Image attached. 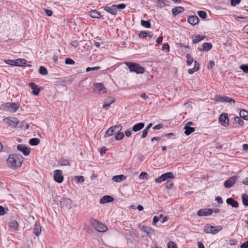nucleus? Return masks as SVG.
Returning a JSON list of instances; mask_svg holds the SVG:
<instances>
[{
  "instance_id": "obj_21",
  "label": "nucleus",
  "mask_w": 248,
  "mask_h": 248,
  "mask_svg": "<svg viewBox=\"0 0 248 248\" xmlns=\"http://www.w3.org/2000/svg\"><path fill=\"white\" fill-rule=\"evenodd\" d=\"M114 6V4H112L111 6H105L104 7V9L111 15L115 16L117 14V12L115 7H113Z\"/></svg>"
},
{
  "instance_id": "obj_41",
  "label": "nucleus",
  "mask_w": 248,
  "mask_h": 248,
  "mask_svg": "<svg viewBox=\"0 0 248 248\" xmlns=\"http://www.w3.org/2000/svg\"><path fill=\"white\" fill-rule=\"evenodd\" d=\"M197 14L202 19H205L207 17V14L204 11H198Z\"/></svg>"
},
{
  "instance_id": "obj_37",
  "label": "nucleus",
  "mask_w": 248,
  "mask_h": 248,
  "mask_svg": "<svg viewBox=\"0 0 248 248\" xmlns=\"http://www.w3.org/2000/svg\"><path fill=\"white\" fill-rule=\"evenodd\" d=\"M239 114H240V116L241 118H242L245 120H248V111L244 110H242L240 111Z\"/></svg>"
},
{
  "instance_id": "obj_30",
  "label": "nucleus",
  "mask_w": 248,
  "mask_h": 248,
  "mask_svg": "<svg viewBox=\"0 0 248 248\" xmlns=\"http://www.w3.org/2000/svg\"><path fill=\"white\" fill-rule=\"evenodd\" d=\"M184 129H185L184 133L186 136L189 135L195 131V128L190 127L188 125H186Z\"/></svg>"
},
{
  "instance_id": "obj_36",
  "label": "nucleus",
  "mask_w": 248,
  "mask_h": 248,
  "mask_svg": "<svg viewBox=\"0 0 248 248\" xmlns=\"http://www.w3.org/2000/svg\"><path fill=\"white\" fill-rule=\"evenodd\" d=\"M141 230L146 232L147 234H149V233H151L153 232V229L148 226H143L141 228Z\"/></svg>"
},
{
  "instance_id": "obj_2",
  "label": "nucleus",
  "mask_w": 248,
  "mask_h": 248,
  "mask_svg": "<svg viewBox=\"0 0 248 248\" xmlns=\"http://www.w3.org/2000/svg\"><path fill=\"white\" fill-rule=\"evenodd\" d=\"M124 63L130 72L136 73L137 74H143L145 72L144 68L139 63L130 62H125Z\"/></svg>"
},
{
  "instance_id": "obj_63",
  "label": "nucleus",
  "mask_w": 248,
  "mask_h": 248,
  "mask_svg": "<svg viewBox=\"0 0 248 248\" xmlns=\"http://www.w3.org/2000/svg\"><path fill=\"white\" fill-rule=\"evenodd\" d=\"M131 133H132V130L130 128L127 129L125 132V135L127 137H129L131 136Z\"/></svg>"
},
{
  "instance_id": "obj_40",
  "label": "nucleus",
  "mask_w": 248,
  "mask_h": 248,
  "mask_svg": "<svg viewBox=\"0 0 248 248\" xmlns=\"http://www.w3.org/2000/svg\"><path fill=\"white\" fill-rule=\"evenodd\" d=\"M74 180L77 183H82L84 181L85 179L82 176H76L74 177Z\"/></svg>"
},
{
  "instance_id": "obj_53",
  "label": "nucleus",
  "mask_w": 248,
  "mask_h": 248,
  "mask_svg": "<svg viewBox=\"0 0 248 248\" xmlns=\"http://www.w3.org/2000/svg\"><path fill=\"white\" fill-rule=\"evenodd\" d=\"M162 49L163 51L169 52L170 51V46L167 43L164 44L162 46Z\"/></svg>"
},
{
  "instance_id": "obj_8",
  "label": "nucleus",
  "mask_w": 248,
  "mask_h": 248,
  "mask_svg": "<svg viewBox=\"0 0 248 248\" xmlns=\"http://www.w3.org/2000/svg\"><path fill=\"white\" fill-rule=\"evenodd\" d=\"M3 121L8 124L11 127L15 128L19 124V121L17 118L9 117L3 119Z\"/></svg>"
},
{
  "instance_id": "obj_62",
  "label": "nucleus",
  "mask_w": 248,
  "mask_h": 248,
  "mask_svg": "<svg viewBox=\"0 0 248 248\" xmlns=\"http://www.w3.org/2000/svg\"><path fill=\"white\" fill-rule=\"evenodd\" d=\"M148 131L147 130V129H144L142 131L141 138L143 139L146 138L148 134Z\"/></svg>"
},
{
  "instance_id": "obj_58",
  "label": "nucleus",
  "mask_w": 248,
  "mask_h": 248,
  "mask_svg": "<svg viewBox=\"0 0 248 248\" xmlns=\"http://www.w3.org/2000/svg\"><path fill=\"white\" fill-rule=\"evenodd\" d=\"M70 44H71V46H74L75 47H78L79 46V43L77 40L72 41L70 43Z\"/></svg>"
},
{
  "instance_id": "obj_54",
  "label": "nucleus",
  "mask_w": 248,
  "mask_h": 248,
  "mask_svg": "<svg viewBox=\"0 0 248 248\" xmlns=\"http://www.w3.org/2000/svg\"><path fill=\"white\" fill-rule=\"evenodd\" d=\"M168 248H176V245L172 241H170L168 244Z\"/></svg>"
},
{
  "instance_id": "obj_57",
  "label": "nucleus",
  "mask_w": 248,
  "mask_h": 248,
  "mask_svg": "<svg viewBox=\"0 0 248 248\" xmlns=\"http://www.w3.org/2000/svg\"><path fill=\"white\" fill-rule=\"evenodd\" d=\"M194 69H195L197 71H198L200 69V64L199 63L196 61H195L194 62Z\"/></svg>"
},
{
  "instance_id": "obj_43",
  "label": "nucleus",
  "mask_w": 248,
  "mask_h": 248,
  "mask_svg": "<svg viewBox=\"0 0 248 248\" xmlns=\"http://www.w3.org/2000/svg\"><path fill=\"white\" fill-rule=\"evenodd\" d=\"M234 120L235 123L238 124L239 125L242 126L244 124V121L239 117H235Z\"/></svg>"
},
{
  "instance_id": "obj_35",
  "label": "nucleus",
  "mask_w": 248,
  "mask_h": 248,
  "mask_svg": "<svg viewBox=\"0 0 248 248\" xmlns=\"http://www.w3.org/2000/svg\"><path fill=\"white\" fill-rule=\"evenodd\" d=\"M186 65L188 66L190 65L192 62H194V60L193 57L189 54H187L186 55Z\"/></svg>"
},
{
  "instance_id": "obj_20",
  "label": "nucleus",
  "mask_w": 248,
  "mask_h": 248,
  "mask_svg": "<svg viewBox=\"0 0 248 248\" xmlns=\"http://www.w3.org/2000/svg\"><path fill=\"white\" fill-rule=\"evenodd\" d=\"M205 35H201L199 34L193 35L192 36V43L197 44L205 38Z\"/></svg>"
},
{
  "instance_id": "obj_27",
  "label": "nucleus",
  "mask_w": 248,
  "mask_h": 248,
  "mask_svg": "<svg viewBox=\"0 0 248 248\" xmlns=\"http://www.w3.org/2000/svg\"><path fill=\"white\" fill-rule=\"evenodd\" d=\"M145 124L143 123H139L134 124L132 127V130L134 132H138L141 130L144 127Z\"/></svg>"
},
{
  "instance_id": "obj_45",
  "label": "nucleus",
  "mask_w": 248,
  "mask_h": 248,
  "mask_svg": "<svg viewBox=\"0 0 248 248\" xmlns=\"http://www.w3.org/2000/svg\"><path fill=\"white\" fill-rule=\"evenodd\" d=\"M115 7L116 10L117 11V9H124L125 8L126 5L124 3H121L119 4H114V6H113Z\"/></svg>"
},
{
  "instance_id": "obj_6",
  "label": "nucleus",
  "mask_w": 248,
  "mask_h": 248,
  "mask_svg": "<svg viewBox=\"0 0 248 248\" xmlns=\"http://www.w3.org/2000/svg\"><path fill=\"white\" fill-rule=\"evenodd\" d=\"M122 126L120 124L115 125L111 126L106 132L105 134V137H108L112 135L116 134L117 132H120L122 130Z\"/></svg>"
},
{
  "instance_id": "obj_52",
  "label": "nucleus",
  "mask_w": 248,
  "mask_h": 248,
  "mask_svg": "<svg viewBox=\"0 0 248 248\" xmlns=\"http://www.w3.org/2000/svg\"><path fill=\"white\" fill-rule=\"evenodd\" d=\"M148 35V33L144 31H141L139 33V37L140 38H143L147 37Z\"/></svg>"
},
{
  "instance_id": "obj_51",
  "label": "nucleus",
  "mask_w": 248,
  "mask_h": 248,
  "mask_svg": "<svg viewBox=\"0 0 248 248\" xmlns=\"http://www.w3.org/2000/svg\"><path fill=\"white\" fill-rule=\"evenodd\" d=\"M100 69V67L99 66H95V67H88L86 68V71L87 72H89L91 71L98 70H99Z\"/></svg>"
},
{
  "instance_id": "obj_29",
  "label": "nucleus",
  "mask_w": 248,
  "mask_h": 248,
  "mask_svg": "<svg viewBox=\"0 0 248 248\" xmlns=\"http://www.w3.org/2000/svg\"><path fill=\"white\" fill-rule=\"evenodd\" d=\"M126 179V176L123 174L115 175L112 177V180L114 182H120Z\"/></svg>"
},
{
  "instance_id": "obj_24",
  "label": "nucleus",
  "mask_w": 248,
  "mask_h": 248,
  "mask_svg": "<svg viewBox=\"0 0 248 248\" xmlns=\"http://www.w3.org/2000/svg\"><path fill=\"white\" fill-rule=\"evenodd\" d=\"M184 10L185 9L183 7H175L171 10L172 15L173 16H175L178 14L182 13Z\"/></svg>"
},
{
  "instance_id": "obj_22",
  "label": "nucleus",
  "mask_w": 248,
  "mask_h": 248,
  "mask_svg": "<svg viewBox=\"0 0 248 248\" xmlns=\"http://www.w3.org/2000/svg\"><path fill=\"white\" fill-rule=\"evenodd\" d=\"M114 198L108 195H105L102 197L100 200V203L101 204H104L108 203L113 201Z\"/></svg>"
},
{
  "instance_id": "obj_56",
  "label": "nucleus",
  "mask_w": 248,
  "mask_h": 248,
  "mask_svg": "<svg viewBox=\"0 0 248 248\" xmlns=\"http://www.w3.org/2000/svg\"><path fill=\"white\" fill-rule=\"evenodd\" d=\"M240 1L241 0H231V3L232 6H235L237 4H238Z\"/></svg>"
},
{
  "instance_id": "obj_12",
  "label": "nucleus",
  "mask_w": 248,
  "mask_h": 248,
  "mask_svg": "<svg viewBox=\"0 0 248 248\" xmlns=\"http://www.w3.org/2000/svg\"><path fill=\"white\" fill-rule=\"evenodd\" d=\"M219 121L222 125L224 126H228L229 124V119L228 114L225 113L221 114L219 117Z\"/></svg>"
},
{
  "instance_id": "obj_48",
  "label": "nucleus",
  "mask_w": 248,
  "mask_h": 248,
  "mask_svg": "<svg viewBox=\"0 0 248 248\" xmlns=\"http://www.w3.org/2000/svg\"><path fill=\"white\" fill-rule=\"evenodd\" d=\"M149 175L148 173L145 172H142L140 175V178L143 179H148Z\"/></svg>"
},
{
  "instance_id": "obj_4",
  "label": "nucleus",
  "mask_w": 248,
  "mask_h": 248,
  "mask_svg": "<svg viewBox=\"0 0 248 248\" xmlns=\"http://www.w3.org/2000/svg\"><path fill=\"white\" fill-rule=\"evenodd\" d=\"M222 229L221 226H213L210 224H207L203 229V231L207 233L217 234Z\"/></svg>"
},
{
  "instance_id": "obj_33",
  "label": "nucleus",
  "mask_w": 248,
  "mask_h": 248,
  "mask_svg": "<svg viewBox=\"0 0 248 248\" xmlns=\"http://www.w3.org/2000/svg\"><path fill=\"white\" fill-rule=\"evenodd\" d=\"M40 142V140L38 138H32L30 140L29 143L32 146H36Z\"/></svg>"
},
{
  "instance_id": "obj_32",
  "label": "nucleus",
  "mask_w": 248,
  "mask_h": 248,
  "mask_svg": "<svg viewBox=\"0 0 248 248\" xmlns=\"http://www.w3.org/2000/svg\"><path fill=\"white\" fill-rule=\"evenodd\" d=\"M157 6L160 8L166 7L167 5L166 2H169L167 0H157Z\"/></svg>"
},
{
  "instance_id": "obj_34",
  "label": "nucleus",
  "mask_w": 248,
  "mask_h": 248,
  "mask_svg": "<svg viewBox=\"0 0 248 248\" xmlns=\"http://www.w3.org/2000/svg\"><path fill=\"white\" fill-rule=\"evenodd\" d=\"M242 203L244 205L248 206V196L246 194L242 195Z\"/></svg>"
},
{
  "instance_id": "obj_26",
  "label": "nucleus",
  "mask_w": 248,
  "mask_h": 248,
  "mask_svg": "<svg viewBox=\"0 0 248 248\" xmlns=\"http://www.w3.org/2000/svg\"><path fill=\"white\" fill-rule=\"evenodd\" d=\"M26 60L24 59H17L15 60V66H30V65H26Z\"/></svg>"
},
{
  "instance_id": "obj_5",
  "label": "nucleus",
  "mask_w": 248,
  "mask_h": 248,
  "mask_svg": "<svg viewBox=\"0 0 248 248\" xmlns=\"http://www.w3.org/2000/svg\"><path fill=\"white\" fill-rule=\"evenodd\" d=\"M91 224L95 230L99 232H105L108 230L106 225L97 220L93 219L91 221Z\"/></svg>"
},
{
  "instance_id": "obj_49",
  "label": "nucleus",
  "mask_w": 248,
  "mask_h": 248,
  "mask_svg": "<svg viewBox=\"0 0 248 248\" xmlns=\"http://www.w3.org/2000/svg\"><path fill=\"white\" fill-rule=\"evenodd\" d=\"M4 62L6 64L15 66V60H5Z\"/></svg>"
},
{
  "instance_id": "obj_7",
  "label": "nucleus",
  "mask_w": 248,
  "mask_h": 248,
  "mask_svg": "<svg viewBox=\"0 0 248 248\" xmlns=\"http://www.w3.org/2000/svg\"><path fill=\"white\" fill-rule=\"evenodd\" d=\"M174 177L175 176L172 172H168L162 174L159 177L155 178V182L156 183H159L166 181L169 179H173Z\"/></svg>"
},
{
  "instance_id": "obj_47",
  "label": "nucleus",
  "mask_w": 248,
  "mask_h": 248,
  "mask_svg": "<svg viewBox=\"0 0 248 248\" xmlns=\"http://www.w3.org/2000/svg\"><path fill=\"white\" fill-rule=\"evenodd\" d=\"M240 68L243 70V71L246 73H248V65L242 64L240 66Z\"/></svg>"
},
{
  "instance_id": "obj_18",
  "label": "nucleus",
  "mask_w": 248,
  "mask_h": 248,
  "mask_svg": "<svg viewBox=\"0 0 248 248\" xmlns=\"http://www.w3.org/2000/svg\"><path fill=\"white\" fill-rule=\"evenodd\" d=\"M187 21L191 25L195 26L198 24L199 19L196 16H191L188 17Z\"/></svg>"
},
{
  "instance_id": "obj_28",
  "label": "nucleus",
  "mask_w": 248,
  "mask_h": 248,
  "mask_svg": "<svg viewBox=\"0 0 248 248\" xmlns=\"http://www.w3.org/2000/svg\"><path fill=\"white\" fill-rule=\"evenodd\" d=\"M89 15L92 18H99L101 17V13L95 10L90 11L89 12Z\"/></svg>"
},
{
  "instance_id": "obj_25",
  "label": "nucleus",
  "mask_w": 248,
  "mask_h": 248,
  "mask_svg": "<svg viewBox=\"0 0 248 248\" xmlns=\"http://www.w3.org/2000/svg\"><path fill=\"white\" fill-rule=\"evenodd\" d=\"M226 203L231 205L232 207L237 208L239 206V203L232 198L227 199Z\"/></svg>"
},
{
  "instance_id": "obj_13",
  "label": "nucleus",
  "mask_w": 248,
  "mask_h": 248,
  "mask_svg": "<svg viewBox=\"0 0 248 248\" xmlns=\"http://www.w3.org/2000/svg\"><path fill=\"white\" fill-rule=\"evenodd\" d=\"M61 170H57L54 171V179L57 183H61L63 181V177Z\"/></svg>"
},
{
  "instance_id": "obj_31",
  "label": "nucleus",
  "mask_w": 248,
  "mask_h": 248,
  "mask_svg": "<svg viewBox=\"0 0 248 248\" xmlns=\"http://www.w3.org/2000/svg\"><path fill=\"white\" fill-rule=\"evenodd\" d=\"M9 226L10 227L13 228L14 230H17L18 229V224L15 220H11L9 222Z\"/></svg>"
},
{
  "instance_id": "obj_60",
  "label": "nucleus",
  "mask_w": 248,
  "mask_h": 248,
  "mask_svg": "<svg viewBox=\"0 0 248 248\" xmlns=\"http://www.w3.org/2000/svg\"><path fill=\"white\" fill-rule=\"evenodd\" d=\"M160 217L157 216H154L153 217V224L155 225L156 223L159 220Z\"/></svg>"
},
{
  "instance_id": "obj_59",
  "label": "nucleus",
  "mask_w": 248,
  "mask_h": 248,
  "mask_svg": "<svg viewBox=\"0 0 248 248\" xmlns=\"http://www.w3.org/2000/svg\"><path fill=\"white\" fill-rule=\"evenodd\" d=\"M5 208L2 206H0V215L2 216L6 214Z\"/></svg>"
},
{
  "instance_id": "obj_9",
  "label": "nucleus",
  "mask_w": 248,
  "mask_h": 248,
  "mask_svg": "<svg viewBox=\"0 0 248 248\" xmlns=\"http://www.w3.org/2000/svg\"><path fill=\"white\" fill-rule=\"evenodd\" d=\"M216 100L217 102H227L230 103L231 104H235V100L232 99V98L227 96H221L220 95H217L216 96Z\"/></svg>"
},
{
  "instance_id": "obj_3",
  "label": "nucleus",
  "mask_w": 248,
  "mask_h": 248,
  "mask_svg": "<svg viewBox=\"0 0 248 248\" xmlns=\"http://www.w3.org/2000/svg\"><path fill=\"white\" fill-rule=\"evenodd\" d=\"M19 105L16 103H6L1 105L0 109L10 112H15L18 108Z\"/></svg>"
},
{
  "instance_id": "obj_17",
  "label": "nucleus",
  "mask_w": 248,
  "mask_h": 248,
  "mask_svg": "<svg viewBox=\"0 0 248 248\" xmlns=\"http://www.w3.org/2000/svg\"><path fill=\"white\" fill-rule=\"evenodd\" d=\"M212 214L211 209L203 208L199 210L197 212V215L201 216H208Z\"/></svg>"
},
{
  "instance_id": "obj_23",
  "label": "nucleus",
  "mask_w": 248,
  "mask_h": 248,
  "mask_svg": "<svg viewBox=\"0 0 248 248\" xmlns=\"http://www.w3.org/2000/svg\"><path fill=\"white\" fill-rule=\"evenodd\" d=\"M41 227L40 223L36 222L33 229V232L36 236H38L41 234Z\"/></svg>"
},
{
  "instance_id": "obj_14",
  "label": "nucleus",
  "mask_w": 248,
  "mask_h": 248,
  "mask_svg": "<svg viewBox=\"0 0 248 248\" xmlns=\"http://www.w3.org/2000/svg\"><path fill=\"white\" fill-rule=\"evenodd\" d=\"M17 149L18 150L21 152L25 155H29L31 152L30 148H27L24 144L18 145Z\"/></svg>"
},
{
  "instance_id": "obj_11",
  "label": "nucleus",
  "mask_w": 248,
  "mask_h": 248,
  "mask_svg": "<svg viewBox=\"0 0 248 248\" xmlns=\"http://www.w3.org/2000/svg\"><path fill=\"white\" fill-rule=\"evenodd\" d=\"M94 92L96 93H103L106 92V88L102 83L94 84Z\"/></svg>"
},
{
  "instance_id": "obj_15",
  "label": "nucleus",
  "mask_w": 248,
  "mask_h": 248,
  "mask_svg": "<svg viewBox=\"0 0 248 248\" xmlns=\"http://www.w3.org/2000/svg\"><path fill=\"white\" fill-rule=\"evenodd\" d=\"M115 101L114 97L112 96H109L106 98L105 100V103L103 105V108L105 109H107L109 107L111 104L114 103Z\"/></svg>"
},
{
  "instance_id": "obj_46",
  "label": "nucleus",
  "mask_w": 248,
  "mask_h": 248,
  "mask_svg": "<svg viewBox=\"0 0 248 248\" xmlns=\"http://www.w3.org/2000/svg\"><path fill=\"white\" fill-rule=\"evenodd\" d=\"M173 185V182L170 180H168L166 183V188L167 189H170Z\"/></svg>"
},
{
  "instance_id": "obj_38",
  "label": "nucleus",
  "mask_w": 248,
  "mask_h": 248,
  "mask_svg": "<svg viewBox=\"0 0 248 248\" xmlns=\"http://www.w3.org/2000/svg\"><path fill=\"white\" fill-rule=\"evenodd\" d=\"M39 73L42 75H46L47 74L48 72L47 69L44 66H41L39 69Z\"/></svg>"
},
{
  "instance_id": "obj_50",
  "label": "nucleus",
  "mask_w": 248,
  "mask_h": 248,
  "mask_svg": "<svg viewBox=\"0 0 248 248\" xmlns=\"http://www.w3.org/2000/svg\"><path fill=\"white\" fill-rule=\"evenodd\" d=\"M65 62L66 64L70 65L74 64L75 63V61L70 58H67L65 60Z\"/></svg>"
},
{
  "instance_id": "obj_19",
  "label": "nucleus",
  "mask_w": 248,
  "mask_h": 248,
  "mask_svg": "<svg viewBox=\"0 0 248 248\" xmlns=\"http://www.w3.org/2000/svg\"><path fill=\"white\" fill-rule=\"evenodd\" d=\"M202 48H199L201 52L208 51L212 48V45L211 43H204Z\"/></svg>"
},
{
  "instance_id": "obj_44",
  "label": "nucleus",
  "mask_w": 248,
  "mask_h": 248,
  "mask_svg": "<svg viewBox=\"0 0 248 248\" xmlns=\"http://www.w3.org/2000/svg\"><path fill=\"white\" fill-rule=\"evenodd\" d=\"M62 202L65 203L67 207H70L72 203V201L69 198H65L63 200Z\"/></svg>"
},
{
  "instance_id": "obj_55",
  "label": "nucleus",
  "mask_w": 248,
  "mask_h": 248,
  "mask_svg": "<svg viewBox=\"0 0 248 248\" xmlns=\"http://www.w3.org/2000/svg\"><path fill=\"white\" fill-rule=\"evenodd\" d=\"M45 13L48 16H50L52 15V11L51 10H49L47 9H44Z\"/></svg>"
},
{
  "instance_id": "obj_64",
  "label": "nucleus",
  "mask_w": 248,
  "mask_h": 248,
  "mask_svg": "<svg viewBox=\"0 0 248 248\" xmlns=\"http://www.w3.org/2000/svg\"><path fill=\"white\" fill-rule=\"evenodd\" d=\"M241 248H248V240L243 243L240 246Z\"/></svg>"
},
{
  "instance_id": "obj_42",
  "label": "nucleus",
  "mask_w": 248,
  "mask_h": 248,
  "mask_svg": "<svg viewBox=\"0 0 248 248\" xmlns=\"http://www.w3.org/2000/svg\"><path fill=\"white\" fill-rule=\"evenodd\" d=\"M124 137V134L123 132H119L116 133L115 138L117 140H120Z\"/></svg>"
},
{
  "instance_id": "obj_39",
  "label": "nucleus",
  "mask_w": 248,
  "mask_h": 248,
  "mask_svg": "<svg viewBox=\"0 0 248 248\" xmlns=\"http://www.w3.org/2000/svg\"><path fill=\"white\" fill-rule=\"evenodd\" d=\"M141 25L143 27L146 28H150L151 27V24L150 20H141Z\"/></svg>"
},
{
  "instance_id": "obj_61",
  "label": "nucleus",
  "mask_w": 248,
  "mask_h": 248,
  "mask_svg": "<svg viewBox=\"0 0 248 248\" xmlns=\"http://www.w3.org/2000/svg\"><path fill=\"white\" fill-rule=\"evenodd\" d=\"M214 66L215 62L214 61H210L209 62L207 67L208 69H212Z\"/></svg>"
},
{
  "instance_id": "obj_10",
  "label": "nucleus",
  "mask_w": 248,
  "mask_h": 248,
  "mask_svg": "<svg viewBox=\"0 0 248 248\" xmlns=\"http://www.w3.org/2000/svg\"><path fill=\"white\" fill-rule=\"evenodd\" d=\"M237 178L238 177L235 175L229 178L224 182V186L227 188L231 187L235 183Z\"/></svg>"
},
{
  "instance_id": "obj_16",
  "label": "nucleus",
  "mask_w": 248,
  "mask_h": 248,
  "mask_svg": "<svg viewBox=\"0 0 248 248\" xmlns=\"http://www.w3.org/2000/svg\"><path fill=\"white\" fill-rule=\"evenodd\" d=\"M30 87L32 90V93L34 95H37L39 94L40 92V88L36 85L34 82H30L29 84Z\"/></svg>"
},
{
  "instance_id": "obj_1",
  "label": "nucleus",
  "mask_w": 248,
  "mask_h": 248,
  "mask_svg": "<svg viewBox=\"0 0 248 248\" xmlns=\"http://www.w3.org/2000/svg\"><path fill=\"white\" fill-rule=\"evenodd\" d=\"M23 161V156L19 154H13L10 155L7 159V166L13 169L20 168Z\"/></svg>"
}]
</instances>
